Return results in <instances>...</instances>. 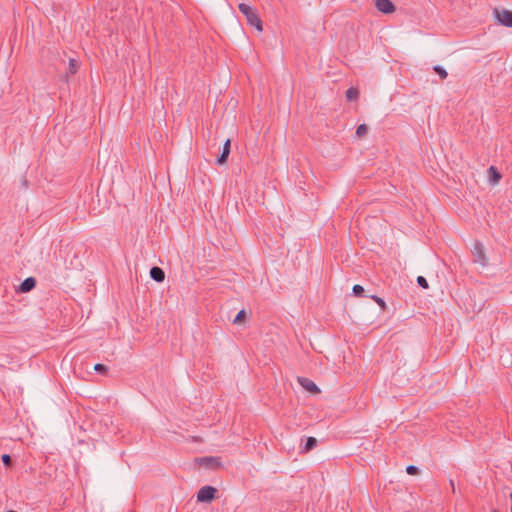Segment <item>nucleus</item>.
I'll return each mask as SVG.
<instances>
[{
  "label": "nucleus",
  "mask_w": 512,
  "mask_h": 512,
  "mask_svg": "<svg viewBox=\"0 0 512 512\" xmlns=\"http://www.w3.org/2000/svg\"><path fill=\"white\" fill-rule=\"evenodd\" d=\"M238 8L239 11L246 17V21L250 26L255 27L259 32L263 30L262 20L254 8L245 3H240Z\"/></svg>",
  "instance_id": "nucleus-1"
},
{
  "label": "nucleus",
  "mask_w": 512,
  "mask_h": 512,
  "mask_svg": "<svg viewBox=\"0 0 512 512\" xmlns=\"http://www.w3.org/2000/svg\"><path fill=\"white\" fill-rule=\"evenodd\" d=\"M218 490L210 485L203 486L197 492V501L200 503H211L217 499Z\"/></svg>",
  "instance_id": "nucleus-2"
},
{
  "label": "nucleus",
  "mask_w": 512,
  "mask_h": 512,
  "mask_svg": "<svg viewBox=\"0 0 512 512\" xmlns=\"http://www.w3.org/2000/svg\"><path fill=\"white\" fill-rule=\"evenodd\" d=\"M494 15L497 21L505 27L512 28V11L507 9L499 10L497 8L494 9Z\"/></svg>",
  "instance_id": "nucleus-3"
},
{
  "label": "nucleus",
  "mask_w": 512,
  "mask_h": 512,
  "mask_svg": "<svg viewBox=\"0 0 512 512\" xmlns=\"http://www.w3.org/2000/svg\"><path fill=\"white\" fill-rule=\"evenodd\" d=\"M472 254L475 262L480 263L482 266L487 265V258L485 256L484 247L480 242H475Z\"/></svg>",
  "instance_id": "nucleus-4"
},
{
  "label": "nucleus",
  "mask_w": 512,
  "mask_h": 512,
  "mask_svg": "<svg viewBox=\"0 0 512 512\" xmlns=\"http://www.w3.org/2000/svg\"><path fill=\"white\" fill-rule=\"evenodd\" d=\"M378 11L384 14H391L396 11V6L391 0H375Z\"/></svg>",
  "instance_id": "nucleus-5"
},
{
  "label": "nucleus",
  "mask_w": 512,
  "mask_h": 512,
  "mask_svg": "<svg viewBox=\"0 0 512 512\" xmlns=\"http://www.w3.org/2000/svg\"><path fill=\"white\" fill-rule=\"evenodd\" d=\"M299 384L307 391H309L312 394H318L320 393L319 387L309 378L306 377H299L298 378Z\"/></svg>",
  "instance_id": "nucleus-6"
},
{
  "label": "nucleus",
  "mask_w": 512,
  "mask_h": 512,
  "mask_svg": "<svg viewBox=\"0 0 512 512\" xmlns=\"http://www.w3.org/2000/svg\"><path fill=\"white\" fill-rule=\"evenodd\" d=\"M230 150H231V140L227 139L224 142L221 154L216 159V164L217 165H223V164H225L227 162V159H228L229 154H230Z\"/></svg>",
  "instance_id": "nucleus-7"
},
{
  "label": "nucleus",
  "mask_w": 512,
  "mask_h": 512,
  "mask_svg": "<svg viewBox=\"0 0 512 512\" xmlns=\"http://www.w3.org/2000/svg\"><path fill=\"white\" fill-rule=\"evenodd\" d=\"M199 463L202 466H204L206 468H210V469H217L221 466L219 458L211 457V456L200 458Z\"/></svg>",
  "instance_id": "nucleus-8"
},
{
  "label": "nucleus",
  "mask_w": 512,
  "mask_h": 512,
  "mask_svg": "<svg viewBox=\"0 0 512 512\" xmlns=\"http://www.w3.org/2000/svg\"><path fill=\"white\" fill-rule=\"evenodd\" d=\"M36 279L34 277H28L22 281L20 284L18 291L21 293H28L33 290L36 286Z\"/></svg>",
  "instance_id": "nucleus-9"
},
{
  "label": "nucleus",
  "mask_w": 512,
  "mask_h": 512,
  "mask_svg": "<svg viewBox=\"0 0 512 512\" xmlns=\"http://www.w3.org/2000/svg\"><path fill=\"white\" fill-rule=\"evenodd\" d=\"M150 277L158 282V283H161L164 281L165 279V272L162 268L158 267V266H153L151 269H150Z\"/></svg>",
  "instance_id": "nucleus-10"
},
{
  "label": "nucleus",
  "mask_w": 512,
  "mask_h": 512,
  "mask_svg": "<svg viewBox=\"0 0 512 512\" xmlns=\"http://www.w3.org/2000/svg\"><path fill=\"white\" fill-rule=\"evenodd\" d=\"M317 443H318V441H317V439H316V438H314V437H308V438L306 439V443H305V445L303 446V448H302L301 452L306 453V452L311 451L312 449H314V448L317 446Z\"/></svg>",
  "instance_id": "nucleus-11"
},
{
  "label": "nucleus",
  "mask_w": 512,
  "mask_h": 512,
  "mask_svg": "<svg viewBox=\"0 0 512 512\" xmlns=\"http://www.w3.org/2000/svg\"><path fill=\"white\" fill-rule=\"evenodd\" d=\"M488 175H489L490 181L493 183H497L501 179L500 172L494 166H490L488 168Z\"/></svg>",
  "instance_id": "nucleus-12"
},
{
  "label": "nucleus",
  "mask_w": 512,
  "mask_h": 512,
  "mask_svg": "<svg viewBox=\"0 0 512 512\" xmlns=\"http://www.w3.org/2000/svg\"><path fill=\"white\" fill-rule=\"evenodd\" d=\"M359 97V91L355 87H350L346 90V98L348 101H356Z\"/></svg>",
  "instance_id": "nucleus-13"
},
{
  "label": "nucleus",
  "mask_w": 512,
  "mask_h": 512,
  "mask_svg": "<svg viewBox=\"0 0 512 512\" xmlns=\"http://www.w3.org/2000/svg\"><path fill=\"white\" fill-rule=\"evenodd\" d=\"M247 313L244 309L240 310L233 320L234 324H241L245 321Z\"/></svg>",
  "instance_id": "nucleus-14"
},
{
  "label": "nucleus",
  "mask_w": 512,
  "mask_h": 512,
  "mask_svg": "<svg viewBox=\"0 0 512 512\" xmlns=\"http://www.w3.org/2000/svg\"><path fill=\"white\" fill-rule=\"evenodd\" d=\"M94 370L99 373V374H102V375H107L108 374V367L104 364H101V363H97L94 365Z\"/></svg>",
  "instance_id": "nucleus-15"
},
{
  "label": "nucleus",
  "mask_w": 512,
  "mask_h": 512,
  "mask_svg": "<svg viewBox=\"0 0 512 512\" xmlns=\"http://www.w3.org/2000/svg\"><path fill=\"white\" fill-rule=\"evenodd\" d=\"M433 70L435 71V73H437L439 75V77L441 79H446L447 76H448L447 71L442 66H440V65H435L433 67Z\"/></svg>",
  "instance_id": "nucleus-16"
},
{
  "label": "nucleus",
  "mask_w": 512,
  "mask_h": 512,
  "mask_svg": "<svg viewBox=\"0 0 512 512\" xmlns=\"http://www.w3.org/2000/svg\"><path fill=\"white\" fill-rule=\"evenodd\" d=\"M368 132V127L366 124H360L356 129V136L359 138L364 137Z\"/></svg>",
  "instance_id": "nucleus-17"
},
{
  "label": "nucleus",
  "mask_w": 512,
  "mask_h": 512,
  "mask_svg": "<svg viewBox=\"0 0 512 512\" xmlns=\"http://www.w3.org/2000/svg\"><path fill=\"white\" fill-rule=\"evenodd\" d=\"M79 63L75 59L69 61V72L75 74L78 71Z\"/></svg>",
  "instance_id": "nucleus-18"
},
{
  "label": "nucleus",
  "mask_w": 512,
  "mask_h": 512,
  "mask_svg": "<svg viewBox=\"0 0 512 512\" xmlns=\"http://www.w3.org/2000/svg\"><path fill=\"white\" fill-rule=\"evenodd\" d=\"M352 292H353V294L355 296L361 297V296L364 295L365 290H364V288L361 285L356 284V285L353 286Z\"/></svg>",
  "instance_id": "nucleus-19"
},
{
  "label": "nucleus",
  "mask_w": 512,
  "mask_h": 512,
  "mask_svg": "<svg viewBox=\"0 0 512 512\" xmlns=\"http://www.w3.org/2000/svg\"><path fill=\"white\" fill-rule=\"evenodd\" d=\"M406 472L409 474V475H418L420 473V470L417 466L415 465H408L406 467Z\"/></svg>",
  "instance_id": "nucleus-20"
},
{
  "label": "nucleus",
  "mask_w": 512,
  "mask_h": 512,
  "mask_svg": "<svg viewBox=\"0 0 512 512\" xmlns=\"http://www.w3.org/2000/svg\"><path fill=\"white\" fill-rule=\"evenodd\" d=\"M371 298L381 307V309L383 311L386 310L387 306H386L385 301L382 298H380V297H378L376 295L371 296Z\"/></svg>",
  "instance_id": "nucleus-21"
},
{
  "label": "nucleus",
  "mask_w": 512,
  "mask_h": 512,
  "mask_svg": "<svg viewBox=\"0 0 512 512\" xmlns=\"http://www.w3.org/2000/svg\"><path fill=\"white\" fill-rule=\"evenodd\" d=\"M2 462H3V465L5 467H11L12 466V458L9 454H3L2 457Z\"/></svg>",
  "instance_id": "nucleus-22"
},
{
  "label": "nucleus",
  "mask_w": 512,
  "mask_h": 512,
  "mask_svg": "<svg viewBox=\"0 0 512 512\" xmlns=\"http://www.w3.org/2000/svg\"><path fill=\"white\" fill-rule=\"evenodd\" d=\"M417 284L422 287L423 289H428L429 285L425 277L418 276L417 277Z\"/></svg>",
  "instance_id": "nucleus-23"
},
{
  "label": "nucleus",
  "mask_w": 512,
  "mask_h": 512,
  "mask_svg": "<svg viewBox=\"0 0 512 512\" xmlns=\"http://www.w3.org/2000/svg\"><path fill=\"white\" fill-rule=\"evenodd\" d=\"M510 499H511V512H512V492L510 493Z\"/></svg>",
  "instance_id": "nucleus-24"
},
{
  "label": "nucleus",
  "mask_w": 512,
  "mask_h": 512,
  "mask_svg": "<svg viewBox=\"0 0 512 512\" xmlns=\"http://www.w3.org/2000/svg\"><path fill=\"white\" fill-rule=\"evenodd\" d=\"M450 484H451L452 488L454 489V482L452 480L450 481Z\"/></svg>",
  "instance_id": "nucleus-25"
},
{
  "label": "nucleus",
  "mask_w": 512,
  "mask_h": 512,
  "mask_svg": "<svg viewBox=\"0 0 512 512\" xmlns=\"http://www.w3.org/2000/svg\"><path fill=\"white\" fill-rule=\"evenodd\" d=\"M7 512H16V511H15V510H9V511H7Z\"/></svg>",
  "instance_id": "nucleus-26"
},
{
  "label": "nucleus",
  "mask_w": 512,
  "mask_h": 512,
  "mask_svg": "<svg viewBox=\"0 0 512 512\" xmlns=\"http://www.w3.org/2000/svg\"><path fill=\"white\" fill-rule=\"evenodd\" d=\"M492 512H499L498 510H492Z\"/></svg>",
  "instance_id": "nucleus-27"
}]
</instances>
